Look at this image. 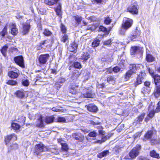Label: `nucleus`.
Listing matches in <instances>:
<instances>
[{
  "mask_svg": "<svg viewBox=\"0 0 160 160\" xmlns=\"http://www.w3.org/2000/svg\"><path fill=\"white\" fill-rule=\"evenodd\" d=\"M133 22V20L132 19L124 18L122 25V29L120 31V34L122 35H124L126 31L130 28L132 25Z\"/></svg>",
  "mask_w": 160,
  "mask_h": 160,
  "instance_id": "nucleus-1",
  "label": "nucleus"
},
{
  "mask_svg": "<svg viewBox=\"0 0 160 160\" xmlns=\"http://www.w3.org/2000/svg\"><path fill=\"white\" fill-rule=\"evenodd\" d=\"M141 149V146L139 145H137L130 151L128 155L125 157V158L128 159H133L135 158L139 155Z\"/></svg>",
  "mask_w": 160,
  "mask_h": 160,
  "instance_id": "nucleus-2",
  "label": "nucleus"
},
{
  "mask_svg": "<svg viewBox=\"0 0 160 160\" xmlns=\"http://www.w3.org/2000/svg\"><path fill=\"white\" fill-rule=\"evenodd\" d=\"M48 147L44 146L42 144H39L36 146V153L38 155L39 153L43 152L50 151Z\"/></svg>",
  "mask_w": 160,
  "mask_h": 160,
  "instance_id": "nucleus-3",
  "label": "nucleus"
},
{
  "mask_svg": "<svg viewBox=\"0 0 160 160\" xmlns=\"http://www.w3.org/2000/svg\"><path fill=\"white\" fill-rule=\"evenodd\" d=\"M137 6V4L134 3L132 4L127 8V11L132 14H137L138 13V9Z\"/></svg>",
  "mask_w": 160,
  "mask_h": 160,
  "instance_id": "nucleus-4",
  "label": "nucleus"
},
{
  "mask_svg": "<svg viewBox=\"0 0 160 160\" xmlns=\"http://www.w3.org/2000/svg\"><path fill=\"white\" fill-rule=\"evenodd\" d=\"M140 32L138 29H136L133 34L128 36V38L131 41L139 40L140 39Z\"/></svg>",
  "mask_w": 160,
  "mask_h": 160,
  "instance_id": "nucleus-5",
  "label": "nucleus"
},
{
  "mask_svg": "<svg viewBox=\"0 0 160 160\" xmlns=\"http://www.w3.org/2000/svg\"><path fill=\"white\" fill-rule=\"evenodd\" d=\"M146 77V75L144 72H141L138 75L137 78L136 82L135 83V86L142 83V81L144 80Z\"/></svg>",
  "mask_w": 160,
  "mask_h": 160,
  "instance_id": "nucleus-6",
  "label": "nucleus"
},
{
  "mask_svg": "<svg viewBox=\"0 0 160 160\" xmlns=\"http://www.w3.org/2000/svg\"><path fill=\"white\" fill-rule=\"evenodd\" d=\"M14 60L15 63L19 66L22 68L24 67V60L22 56H19L15 57Z\"/></svg>",
  "mask_w": 160,
  "mask_h": 160,
  "instance_id": "nucleus-7",
  "label": "nucleus"
},
{
  "mask_svg": "<svg viewBox=\"0 0 160 160\" xmlns=\"http://www.w3.org/2000/svg\"><path fill=\"white\" fill-rule=\"evenodd\" d=\"M48 54H42L39 58V61L41 64H44L46 63L49 58Z\"/></svg>",
  "mask_w": 160,
  "mask_h": 160,
  "instance_id": "nucleus-8",
  "label": "nucleus"
},
{
  "mask_svg": "<svg viewBox=\"0 0 160 160\" xmlns=\"http://www.w3.org/2000/svg\"><path fill=\"white\" fill-rule=\"evenodd\" d=\"M30 26L29 24L25 23L23 24L22 28L21 33L23 35L27 34L30 30Z\"/></svg>",
  "mask_w": 160,
  "mask_h": 160,
  "instance_id": "nucleus-9",
  "label": "nucleus"
},
{
  "mask_svg": "<svg viewBox=\"0 0 160 160\" xmlns=\"http://www.w3.org/2000/svg\"><path fill=\"white\" fill-rule=\"evenodd\" d=\"M12 139L14 140H16L17 139L16 135L15 134H12L10 135L7 136L5 138V142L6 144H8L11 140Z\"/></svg>",
  "mask_w": 160,
  "mask_h": 160,
  "instance_id": "nucleus-10",
  "label": "nucleus"
},
{
  "mask_svg": "<svg viewBox=\"0 0 160 160\" xmlns=\"http://www.w3.org/2000/svg\"><path fill=\"white\" fill-rule=\"evenodd\" d=\"M129 69L131 70L133 73L135 74L137 71L139 70L140 68V67L139 65H136L134 64H130L129 66Z\"/></svg>",
  "mask_w": 160,
  "mask_h": 160,
  "instance_id": "nucleus-11",
  "label": "nucleus"
},
{
  "mask_svg": "<svg viewBox=\"0 0 160 160\" xmlns=\"http://www.w3.org/2000/svg\"><path fill=\"white\" fill-rule=\"evenodd\" d=\"M86 107L88 111L91 112H96L98 110L97 107L93 104L86 105Z\"/></svg>",
  "mask_w": 160,
  "mask_h": 160,
  "instance_id": "nucleus-12",
  "label": "nucleus"
},
{
  "mask_svg": "<svg viewBox=\"0 0 160 160\" xmlns=\"http://www.w3.org/2000/svg\"><path fill=\"white\" fill-rule=\"evenodd\" d=\"M10 28L11 33L13 35H16L18 33V29L16 28V26L15 24L12 23Z\"/></svg>",
  "mask_w": 160,
  "mask_h": 160,
  "instance_id": "nucleus-13",
  "label": "nucleus"
},
{
  "mask_svg": "<svg viewBox=\"0 0 160 160\" xmlns=\"http://www.w3.org/2000/svg\"><path fill=\"white\" fill-rule=\"evenodd\" d=\"M142 50V48L138 47H133L132 48L131 50V53L132 55L134 54V53L141 52Z\"/></svg>",
  "mask_w": 160,
  "mask_h": 160,
  "instance_id": "nucleus-14",
  "label": "nucleus"
},
{
  "mask_svg": "<svg viewBox=\"0 0 160 160\" xmlns=\"http://www.w3.org/2000/svg\"><path fill=\"white\" fill-rule=\"evenodd\" d=\"M90 54L87 52H84L81 54L80 59L84 61H86L90 58Z\"/></svg>",
  "mask_w": 160,
  "mask_h": 160,
  "instance_id": "nucleus-15",
  "label": "nucleus"
},
{
  "mask_svg": "<svg viewBox=\"0 0 160 160\" xmlns=\"http://www.w3.org/2000/svg\"><path fill=\"white\" fill-rule=\"evenodd\" d=\"M37 127H44V123L43 122V119H42V116L39 118L37 121V123L36 125Z\"/></svg>",
  "mask_w": 160,
  "mask_h": 160,
  "instance_id": "nucleus-16",
  "label": "nucleus"
},
{
  "mask_svg": "<svg viewBox=\"0 0 160 160\" xmlns=\"http://www.w3.org/2000/svg\"><path fill=\"white\" fill-rule=\"evenodd\" d=\"M77 47L78 45L76 43L73 42L71 46L68 47V49L70 51L73 52L77 49Z\"/></svg>",
  "mask_w": 160,
  "mask_h": 160,
  "instance_id": "nucleus-17",
  "label": "nucleus"
},
{
  "mask_svg": "<svg viewBox=\"0 0 160 160\" xmlns=\"http://www.w3.org/2000/svg\"><path fill=\"white\" fill-rule=\"evenodd\" d=\"M15 94L17 97L20 98H22L25 96V94L23 91L19 90L15 92Z\"/></svg>",
  "mask_w": 160,
  "mask_h": 160,
  "instance_id": "nucleus-18",
  "label": "nucleus"
},
{
  "mask_svg": "<svg viewBox=\"0 0 160 160\" xmlns=\"http://www.w3.org/2000/svg\"><path fill=\"white\" fill-rule=\"evenodd\" d=\"M8 76L12 78H15L18 77L19 74L12 71H9L8 73Z\"/></svg>",
  "mask_w": 160,
  "mask_h": 160,
  "instance_id": "nucleus-19",
  "label": "nucleus"
},
{
  "mask_svg": "<svg viewBox=\"0 0 160 160\" xmlns=\"http://www.w3.org/2000/svg\"><path fill=\"white\" fill-rule=\"evenodd\" d=\"M130 69L125 73V79L126 80H128L131 76L134 74Z\"/></svg>",
  "mask_w": 160,
  "mask_h": 160,
  "instance_id": "nucleus-20",
  "label": "nucleus"
},
{
  "mask_svg": "<svg viewBox=\"0 0 160 160\" xmlns=\"http://www.w3.org/2000/svg\"><path fill=\"white\" fill-rule=\"evenodd\" d=\"M73 136L76 140L80 141H82L84 139V137L80 134H74Z\"/></svg>",
  "mask_w": 160,
  "mask_h": 160,
  "instance_id": "nucleus-21",
  "label": "nucleus"
},
{
  "mask_svg": "<svg viewBox=\"0 0 160 160\" xmlns=\"http://www.w3.org/2000/svg\"><path fill=\"white\" fill-rule=\"evenodd\" d=\"M154 93L155 97L156 98H158L160 95V88L157 86L155 89Z\"/></svg>",
  "mask_w": 160,
  "mask_h": 160,
  "instance_id": "nucleus-22",
  "label": "nucleus"
},
{
  "mask_svg": "<svg viewBox=\"0 0 160 160\" xmlns=\"http://www.w3.org/2000/svg\"><path fill=\"white\" fill-rule=\"evenodd\" d=\"M109 153V152L108 150L104 151L98 154V157L100 158H102L103 157L107 156Z\"/></svg>",
  "mask_w": 160,
  "mask_h": 160,
  "instance_id": "nucleus-23",
  "label": "nucleus"
},
{
  "mask_svg": "<svg viewBox=\"0 0 160 160\" xmlns=\"http://www.w3.org/2000/svg\"><path fill=\"white\" fill-rule=\"evenodd\" d=\"M77 88V87L73 86L70 89L69 92L72 94H76L78 92Z\"/></svg>",
  "mask_w": 160,
  "mask_h": 160,
  "instance_id": "nucleus-24",
  "label": "nucleus"
},
{
  "mask_svg": "<svg viewBox=\"0 0 160 160\" xmlns=\"http://www.w3.org/2000/svg\"><path fill=\"white\" fill-rule=\"evenodd\" d=\"M54 118L53 116L46 117L45 119V122L48 124L52 123L53 121Z\"/></svg>",
  "mask_w": 160,
  "mask_h": 160,
  "instance_id": "nucleus-25",
  "label": "nucleus"
},
{
  "mask_svg": "<svg viewBox=\"0 0 160 160\" xmlns=\"http://www.w3.org/2000/svg\"><path fill=\"white\" fill-rule=\"evenodd\" d=\"M123 148V146L122 145H116L113 148V150L116 153H118L120 152L122 148Z\"/></svg>",
  "mask_w": 160,
  "mask_h": 160,
  "instance_id": "nucleus-26",
  "label": "nucleus"
},
{
  "mask_svg": "<svg viewBox=\"0 0 160 160\" xmlns=\"http://www.w3.org/2000/svg\"><path fill=\"white\" fill-rule=\"evenodd\" d=\"M153 78L154 79L155 84L157 85L158 83L160 82V75L156 74L154 76Z\"/></svg>",
  "mask_w": 160,
  "mask_h": 160,
  "instance_id": "nucleus-27",
  "label": "nucleus"
},
{
  "mask_svg": "<svg viewBox=\"0 0 160 160\" xmlns=\"http://www.w3.org/2000/svg\"><path fill=\"white\" fill-rule=\"evenodd\" d=\"M150 156L159 159L160 158L159 154L157 153L155 151L152 150L150 152Z\"/></svg>",
  "mask_w": 160,
  "mask_h": 160,
  "instance_id": "nucleus-28",
  "label": "nucleus"
},
{
  "mask_svg": "<svg viewBox=\"0 0 160 160\" xmlns=\"http://www.w3.org/2000/svg\"><path fill=\"white\" fill-rule=\"evenodd\" d=\"M109 30H108L105 27L101 26H100L99 27V31H102L103 32H109L111 29V27L109 28Z\"/></svg>",
  "mask_w": 160,
  "mask_h": 160,
  "instance_id": "nucleus-29",
  "label": "nucleus"
},
{
  "mask_svg": "<svg viewBox=\"0 0 160 160\" xmlns=\"http://www.w3.org/2000/svg\"><path fill=\"white\" fill-rule=\"evenodd\" d=\"M146 60L148 62H152L155 60V58L151 55L148 54L146 57Z\"/></svg>",
  "mask_w": 160,
  "mask_h": 160,
  "instance_id": "nucleus-30",
  "label": "nucleus"
},
{
  "mask_svg": "<svg viewBox=\"0 0 160 160\" xmlns=\"http://www.w3.org/2000/svg\"><path fill=\"white\" fill-rule=\"evenodd\" d=\"M25 121V117L23 116H19L18 119V122H19L22 125L24 124Z\"/></svg>",
  "mask_w": 160,
  "mask_h": 160,
  "instance_id": "nucleus-31",
  "label": "nucleus"
},
{
  "mask_svg": "<svg viewBox=\"0 0 160 160\" xmlns=\"http://www.w3.org/2000/svg\"><path fill=\"white\" fill-rule=\"evenodd\" d=\"M8 48V46L7 45H5L2 48L1 50V53L5 57H6V52Z\"/></svg>",
  "mask_w": 160,
  "mask_h": 160,
  "instance_id": "nucleus-32",
  "label": "nucleus"
},
{
  "mask_svg": "<svg viewBox=\"0 0 160 160\" xmlns=\"http://www.w3.org/2000/svg\"><path fill=\"white\" fill-rule=\"evenodd\" d=\"M12 129L15 130L19 129L20 128V125L18 124L13 122L12 124Z\"/></svg>",
  "mask_w": 160,
  "mask_h": 160,
  "instance_id": "nucleus-33",
  "label": "nucleus"
},
{
  "mask_svg": "<svg viewBox=\"0 0 160 160\" xmlns=\"http://www.w3.org/2000/svg\"><path fill=\"white\" fill-rule=\"evenodd\" d=\"M150 91V87H148V88L146 87H143L142 89V92L144 94H146L149 93Z\"/></svg>",
  "mask_w": 160,
  "mask_h": 160,
  "instance_id": "nucleus-34",
  "label": "nucleus"
},
{
  "mask_svg": "<svg viewBox=\"0 0 160 160\" xmlns=\"http://www.w3.org/2000/svg\"><path fill=\"white\" fill-rule=\"evenodd\" d=\"M62 146V149L64 151H67L68 149V145L66 143H61Z\"/></svg>",
  "mask_w": 160,
  "mask_h": 160,
  "instance_id": "nucleus-35",
  "label": "nucleus"
},
{
  "mask_svg": "<svg viewBox=\"0 0 160 160\" xmlns=\"http://www.w3.org/2000/svg\"><path fill=\"white\" fill-rule=\"evenodd\" d=\"M115 79L112 76H110L107 78V81L109 83L113 84L114 83Z\"/></svg>",
  "mask_w": 160,
  "mask_h": 160,
  "instance_id": "nucleus-36",
  "label": "nucleus"
},
{
  "mask_svg": "<svg viewBox=\"0 0 160 160\" xmlns=\"http://www.w3.org/2000/svg\"><path fill=\"white\" fill-rule=\"evenodd\" d=\"M56 12L57 14L60 17L62 16L61 11V6L59 5L58 8L56 9Z\"/></svg>",
  "mask_w": 160,
  "mask_h": 160,
  "instance_id": "nucleus-37",
  "label": "nucleus"
},
{
  "mask_svg": "<svg viewBox=\"0 0 160 160\" xmlns=\"http://www.w3.org/2000/svg\"><path fill=\"white\" fill-rule=\"evenodd\" d=\"M80 74L78 72L75 71L72 75V78L73 79H76L79 76Z\"/></svg>",
  "mask_w": 160,
  "mask_h": 160,
  "instance_id": "nucleus-38",
  "label": "nucleus"
},
{
  "mask_svg": "<svg viewBox=\"0 0 160 160\" xmlns=\"http://www.w3.org/2000/svg\"><path fill=\"white\" fill-rule=\"evenodd\" d=\"M59 0H54L55 2H52L49 0H45L44 1V3L48 5H52L55 3V2L56 3Z\"/></svg>",
  "mask_w": 160,
  "mask_h": 160,
  "instance_id": "nucleus-39",
  "label": "nucleus"
},
{
  "mask_svg": "<svg viewBox=\"0 0 160 160\" xmlns=\"http://www.w3.org/2000/svg\"><path fill=\"white\" fill-rule=\"evenodd\" d=\"M8 26L6 25L1 32V34L2 37H4L7 33Z\"/></svg>",
  "mask_w": 160,
  "mask_h": 160,
  "instance_id": "nucleus-40",
  "label": "nucleus"
},
{
  "mask_svg": "<svg viewBox=\"0 0 160 160\" xmlns=\"http://www.w3.org/2000/svg\"><path fill=\"white\" fill-rule=\"evenodd\" d=\"M112 19L108 16H107L104 18V22L106 24H109L110 23Z\"/></svg>",
  "mask_w": 160,
  "mask_h": 160,
  "instance_id": "nucleus-41",
  "label": "nucleus"
},
{
  "mask_svg": "<svg viewBox=\"0 0 160 160\" xmlns=\"http://www.w3.org/2000/svg\"><path fill=\"white\" fill-rule=\"evenodd\" d=\"M43 33L46 36H50L52 34V33L48 29H47L44 30Z\"/></svg>",
  "mask_w": 160,
  "mask_h": 160,
  "instance_id": "nucleus-42",
  "label": "nucleus"
},
{
  "mask_svg": "<svg viewBox=\"0 0 160 160\" xmlns=\"http://www.w3.org/2000/svg\"><path fill=\"white\" fill-rule=\"evenodd\" d=\"M152 135V131L151 130L149 131L145 135V137L147 139L150 138Z\"/></svg>",
  "mask_w": 160,
  "mask_h": 160,
  "instance_id": "nucleus-43",
  "label": "nucleus"
},
{
  "mask_svg": "<svg viewBox=\"0 0 160 160\" xmlns=\"http://www.w3.org/2000/svg\"><path fill=\"white\" fill-rule=\"evenodd\" d=\"M68 36L65 34H63L61 38V41L64 42L67 41L68 40Z\"/></svg>",
  "mask_w": 160,
  "mask_h": 160,
  "instance_id": "nucleus-44",
  "label": "nucleus"
},
{
  "mask_svg": "<svg viewBox=\"0 0 160 160\" xmlns=\"http://www.w3.org/2000/svg\"><path fill=\"white\" fill-rule=\"evenodd\" d=\"M7 84L12 86H15L17 84V82L13 80H9L7 82Z\"/></svg>",
  "mask_w": 160,
  "mask_h": 160,
  "instance_id": "nucleus-45",
  "label": "nucleus"
},
{
  "mask_svg": "<svg viewBox=\"0 0 160 160\" xmlns=\"http://www.w3.org/2000/svg\"><path fill=\"white\" fill-rule=\"evenodd\" d=\"M83 96L87 98H92L93 96L91 91L87 92L86 93L83 95Z\"/></svg>",
  "mask_w": 160,
  "mask_h": 160,
  "instance_id": "nucleus-46",
  "label": "nucleus"
},
{
  "mask_svg": "<svg viewBox=\"0 0 160 160\" xmlns=\"http://www.w3.org/2000/svg\"><path fill=\"white\" fill-rule=\"evenodd\" d=\"M22 83V85L25 86H28L29 84V82L27 79H23Z\"/></svg>",
  "mask_w": 160,
  "mask_h": 160,
  "instance_id": "nucleus-47",
  "label": "nucleus"
},
{
  "mask_svg": "<svg viewBox=\"0 0 160 160\" xmlns=\"http://www.w3.org/2000/svg\"><path fill=\"white\" fill-rule=\"evenodd\" d=\"M74 67L75 68L80 69L82 68V65L80 63L77 62H74L73 64Z\"/></svg>",
  "mask_w": 160,
  "mask_h": 160,
  "instance_id": "nucleus-48",
  "label": "nucleus"
},
{
  "mask_svg": "<svg viewBox=\"0 0 160 160\" xmlns=\"http://www.w3.org/2000/svg\"><path fill=\"white\" fill-rule=\"evenodd\" d=\"M145 115V113H142L141 114L139 117H138L137 120V122H138L140 123V122L143 120Z\"/></svg>",
  "mask_w": 160,
  "mask_h": 160,
  "instance_id": "nucleus-49",
  "label": "nucleus"
},
{
  "mask_svg": "<svg viewBox=\"0 0 160 160\" xmlns=\"http://www.w3.org/2000/svg\"><path fill=\"white\" fill-rule=\"evenodd\" d=\"M99 42L100 41L98 40H95L92 43V46L94 47H97L99 45Z\"/></svg>",
  "mask_w": 160,
  "mask_h": 160,
  "instance_id": "nucleus-50",
  "label": "nucleus"
},
{
  "mask_svg": "<svg viewBox=\"0 0 160 160\" xmlns=\"http://www.w3.org/2000/svg\"><path fill=\"white\" fill-rule=\"evenodd\" d=\"M52 110L55 112H59L60 111L63 112V110L62 109L59 108L58 107H55L52 108Z\"/></svg>",
  "mask_w": 160,
  "mask_h": 160,
  "instance_id": "nucleus-51",
  "label": "nucleus"
},
{
  "mask_svg": "<svg viewBox=\"0 0 160 160\" xmlns=\"http://www.w3.org/2000/svg\"><path fill=\"white\" fill-rule=\"evenodd\" d=\"M74 17L76 21L78 23L81 22L82 20V18L78 16H74Z\"/></svg>",
  "mask_w": 160,
  "mask_h": 160,
  "instance_id": "nucleus-52",
  "label": "nucleus"
},
{
  "mask_svg": "<svg viewBox=\"0 0 160 160\" xmlns=\"http://www.w3.org/2000/svg\"><path fill=\"white\" fill-rule=\"evenodd\" d=\"M88 135L90 137H95L97 136V133L95 131L91 132L89 133Z\"/></svg>",
  "mask_w": 160,
  "mask_h": 160,
  "instance_id": "nucleus-53",
  "label": "nucleus"
},
{
  "mask_svg": "<svg viewBox=\"0 0 160 160\" xmlns=\"http://www.w3.org/2000/svg\"><path fill=\"white\" fill-rule=\"evenodd\" d=\"M58 121L60 122H66V119L64 117H59L58 119Z\"/></svg>",
  "mask_w": 160,
  "mask_h": 160,
  "instance_id": "nucleus-54",
  "label": "nucleus"
},
{
  "mask_svg": "<svg viewBox=\"0 0 160 160\" xmlns=\"http://www.w3.org/2000/svg\"><path fill=\"white\" fill-rule=\"evenodd\" d=\"M110 136L109 135H107L105 136L102 137L101 139L102 142H105L106 140L109 139L110 138Z\"/></svg>",
  "mask_w": 160,
  "mask_h": 160,
  "instance_id": "nucleus-55",
  "label": "nucleus"
},
{
  "mask_svg": "<svg viewBox=\"0 0 160 160\" xmlns=\"http://www.w3.org/2000/svg\"><path fill=\"white\" fill-rule=\"evenodd\" d=\"M61 31L63 33L66 32V29L65 27L63 25L61 24Z\"/></svg>",
  "mask_w": 160,
  "mask_h": 160,
  "instance_id": "nucleus-56",
  "label": "nucleus"
},
{
  "mask_svg": "<svg viewBox=\"0 0 160 160\" xmlns=\"http://www.w3.org/2000/svg\"><path fill=\"white\" fill-rule=\"evenodd\" d=\"M120 70V68L118 67H115L113 69V71L117 73L119 72Z\"/></svg>",
  "mask_w": 160,
  "mask_h": 160,
  "instance_id": "nucleus-57",
  "label": "nucleus"
},
{
  "mask_svg": "<svg viewBox=\"0 0 160 160\" xmlns=\"http://www.w3.org/2000/svg\"><path fill=\"white\" fill-rule=\"evenodd\" d=\"M160 111V101L158 104V106L156 109L155 112H158Z\"/></svg>",
  "mask_w": 160,
  "mask_h": 160,
  "instance_id": "nucleus-58",
  "label": "nucleus"
},
{
  "mask_svg": "<svg viewBox=\"0 0 160 160\" xmlns=\"http://www.w3.org/2000/svg\"><path fill=\"white\" fill-rule=\"evenodd\" d=\"M154 111H152L148 114V116L150 118H152L154 116Z\"/></svg>",
  "mask_w": 160,
  "mask_h": 160,
  "instance_id": "nucleus-59",
  "label": "nucleus"
},
{
  "mask_svg": "<svg viewBox=\"0 0 160 160\" xmlns=\"http://www.w3.org/2000/svg\"><path fill=\"white\" fill-rule=\"evenodd\" d=\"M111 42V39L105 41L104 42V44L105 45H109L110 44Z\"/></svg>",
  "mask_w": 160,
  "mask_h": 160,
  "instance_id": "nucleus-60",
  "label": "nucleus"
},
{
  "mask_svg": "<svg viewBox=\"0 0 160 160\" xmlns=\"http://www.w3.org/2000/svg\"><path fill=\"white\" fill-rule=\"evenodd\" d=\"M151 142L152 143H153V144H154L157 143H160V140H158V141L157 140H152L151 141Z\"/></svg>",
  "mask_w": 160,
  "mask_h": 160,
  "instance_id": "nucleus-61",
  "label": "nucleus"
},
{
  "mask_svg": "<svg viewBox=\"0 0 160 160\" xmlns=\"http://www.w3.org/2000/svg\"><path fill=\"white\" fill-rule=\"evenodd\" d=\"M144 85L145 86V87L147 88L148 87H150L149 86L150 85V82H144Z\"/></svg>",
  "mask_w": 160,
  "mask_h": 160,
  "instance_id": "nucleus-62",
  "label": "nucleus"
},
{
  "mask_svg": "<svg viewBox=\"0 0 160 160\" xmlns=\"http://www.w3.org/2000/svg\"><path fill=\"white\" fill-rule=\"evenodd\" d=\"M97 87L99 88H104L105 84L103 83L102 84H98L97 85Z\"/></svg>",
  "mask_w": 160,
  "mask_h": 160,
  "instance_id": "nucleus-63",
  "label": "nucleus"
},
{
  "mask_svg": "<svg viewBox=\"0 0 160 160\" xmlns=\"http://www.w3.org/2000/svg\"><path fill=\"white\" fill-rule=\"evenodd\" d=\"M63 82V81L62 80H59L55 84V86L56 87H58V86H57L58 85L60 84H62Z\"/></svg>",
  "mask_w": 160,
  "mask_h": 160,
  "instance_id": "nucleus-64",
  "label": "nucleus"
}]
</instances>
